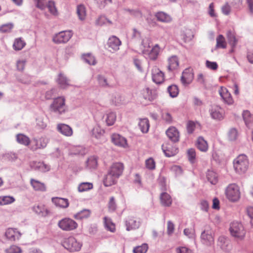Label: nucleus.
<instances>
[{"instance_id":"de8ad7c7","label":"nucleus","mask_w":253,"mask_h":253,"mask_svg":"<svg viewBox=\"0 0 253 253\" xmlns=\"http://www.w3.org/2000/svg\"><path fill=\"white\" fill-rule=\"evenodd\" d=\"M82 56L84 61L89 65H94L96 63L94 57L90 53L84 54Z\"/></svg>"},{"instance_id":"49530a36","label":"nucleus","mask_w":253,"mask_h":253,"mask_svg":"<svg viewBox=\"0 0 253 253\" xmlns=\"http://www.w3.org/2000/svg\"><path fill=\"white\" fill-rule=\"evenodd\" d=\"M116 120V115L113 112H110L107 114L106 122L108 126H110L114 125Z\"/></svg>"},{"instance_id":"423d86ee","label":"nucleus","mask_w":253,"mask_h":253,"mask_svg":"<svg viewBox=\"0 0 253 253\" xmlns=\"http://www.w3.org/2000/svg\"><path fill=\"white\" fill-rule=\"evenodd\" d=\"M58 225L63 231H70L75 230L78 226V223L70 218H64L60 220Z\"/></svg>"},{"instance_id":"aec40b11","label":"nucleus","mask_w":253,"mask_h":253,"mask_svg":"<svg viewBox=\"0 0 253 253\" xmlns=\"http://www.w3.org/2000/svg\"><path fill=\"white\" fill-rule=\"evenodd\" d=\"M141 95L142 98L147 101L151 102L156 97V94L154 91L146 87L141 91Z\"/></svg>"},{"instance_id":"e2e57ef3","label":"nucleus","mask_w":253,"mask_h":253,"mask_svg":"<svg viewBox=\"0 0 253 253\" xmlns=\"http://www.w3.org/2000/svg\"><path fill=\"white\" fill-rule=\"evenodd\" d=\"M228 136L229 139L231 141L236 140L238 136L237 130L234 128L231 129L228 132Z\"/></svg>"},{"instance_id":"052dcab7","label":"nucleus","mask_w":253,"mask_h":253,"mask_svg":"<svg viewBox=\"0 0 253 253\" xmlns=\"http://www.w3.org/2000/svg\"><path fill=\"white\" fill-rule=\"evenodd\" d=\"M187 155L189 161L193 163L196 157V152L194 149L191 148L187 151Z\"/></svg>"},{"instance_id":"6e6d98bb","label":"nucleus","mask_w":253,"mask_h":253,"mask_svg":"<svg viewBox=\"0 0 253 253\" xmlns=\"http://www.w3.org/2000/svg\"><path fill=\"white\" fill-rule=\"evenodd\" d=\"M168 91L172 97H176L178 94V89L176 85H172L168 87Z\"/></svg>"},{"instance_id":"f3484780","label":"nucleus","mask_w":253,"mask_h":253,"mask_svg":"<svg viewBox=\"0 0 253 253\" xmlns=\"http://www.w3.org/2000/svg\"><path fill=\"white\" fill-rule=\"evenodd\" d=\"M33 211L39 216L45 217L49 214L48 208L44 204H40L33 208Z\"/></svg>"},{"instance_id":"f03ea898","label":"nucleus","mask_w":253,"mask_h":253,"mask_svg":"<svg viewBox=\"0 0 253 253\" xmlns=\"http://www.w3.org/2000/svg\"><path fill=\"white\" fill-rule=\"evenodd\" d=\"M229 230L231 235L237 240H243L246 235V231L243 224L237 221L231 223Z\"/></svg>"},{"instance_id":"393cba45","label":"nucleus","mask_w":253,"mask_h":253,"mask_svg":"<svg viewBox=\"0 0 253 253\" xmlns=\"http://www.w3.org/2000/svg\"><path fill=\"white\" fill-rule=\"evenodd\" d=\"M108 44L109 47L112 49L113 51H116L119 49L121 42L117 37L112 36L109 39Z\"/></svg>"},{"instance_id":"2f4dec72","label":"nucleus","mask_w":253,"mask_h":253,"mask_svg":"<svg viewBox=\"0 0 253 253\" xmlns=\"http://www.w3.org/2000/svg\"><path fill=\"white\" fill-rule=\"evenodd\" d=\"M196 146L202 152H206L208 149V143L202 137H198L197 140Z\"/></svg>"},{"instance_id":"774afa93","label":"nucleus","mask_w":253,"mask_h":253,"mask_svg":"<svg viewBox=\"0 0 253 253\" xmlns=\"http://www.w3.org/2000/svg\"><path fill=\"white\" fill-rule=\"evenodd\" d=\"M26 60L25 59L19 60L17 62V69L20 71H23L25 68V66L26 63Z\"/></svg>"},{"instance_id":"37998d69","label":"nucleus","mask_w":253,"mask_h":253,"mask_svg":"<svg viewBox=\"0 0 253 253\" xmlns=\"http://www.w3.org/2000/svg\"><path fill=\"white\" fill-rule=\"evenodd\" d=\"M35 167L36 169L42 172L48 171L50 169V167L43 162H36Z\"/></svg>"},{"instance_id":"f704fd0d","label":"nucleus","mask_w":253,"mask_h":253,"mask_svg":"<svg viewBox=\"0 0 253 253\" xmlns=\"http://www.w3.org/2000/svg\"><path fill=\"white\" fill-rule=\"evenodd\" d=\"M16 137L17 141L22 145L28 146L30 143V138L23 134H18Z\"/></svg>"},{"instance_id":"79ce46f5","label":"nucleus","mask_w":253,"mask_h":253,"mask_svg":"<svg viewBox=\"0 0 253 253\" xmlns=\"http://www.w3.org/2000/svg\"><path fill=\"white\" fill-rule=\"evenodd\" d=\"M216 47L218 48H225L226 47L227 43L224 37L222 35L218 36L216 39Z\"/></svg>"},{"instance_id":"5fc2aeb1","label":"nucleus","mask_w":253,"mask_h":253,"mask_svg":"<svg viewBox=\"0 0 253 253\" xmlns=\"http://www.w3.org/2000/svg\"><path fill=\"white\" fill-rule=\"evenodd\" d=\"M13 28V25L11 23L5 24L0 26V32L8 33L11 32Z\"/></svg>"},{"instance_id":"2eb2a0df","label":"nucleus","mask_w":253,"mask_h":253,"mask_svg":"<svg viewBox=\"0 0 253 253\" xmlns=\"http://www.w3.org/2000/svg\"><path fill=\"white\" fill-rule=\"evenodd\" d=\"M5 236L8 240L14 241L20 238L21 233L16 228H9L6 230Z\"/></svg>"},{"instance_id":"4c0bfd02","label":"nucleus","mask_w":253,"mask_h":253,"mask_svg":"<svg viewBox=\"0 0 253 253\" xmlns=\"http://www.w3.org/2000/svg\"><path fill=\"white\" fill-rule=\"evenodd\" d=\"M207 177L212 184H216L218 182L217 174L212 170H208L207 173Z\"/></svg>"},{"instance_id":"c85d7f7f","label":"nucleus","mask_w":253,"mask_h":253,"mask_svg":"<svg viewBox=\"0 0 253 253\" xmlns=\"http://www.w3.org/2000/svg\"><path fill=\"white\" fill-rule=\"evenodd\" d=\"M118 178L116 177L114 175L109 171L104 179V184L106 187L112 186L116 183Z\"/></svg>"},{"instance_id":"0e129e2a","label":"nucleus","mask_w":253,"mask_h":253,"mask_svg":"<svg viewBox=\"0 0 253 253\" xmlns=\"http://www.w3.org/2000/svg\"><path fill=\"white\" fill-rule=\"evenodd\" d=\"M6 253H21V250L16 246H11L5 250Z\"/></svg>"},{"instance_id":"4d7b16f0","label":"nucleus","mask_w":253,"mask_h":253,"mask_svg":"<svg viewBox=\"0 0 253 253\" xmlns=\"http://www.w3.org/2000/svg\"><path fill=\"white\" fill-rule=\"evenodd\" d=\"M108 206L110 211H114L117 209V204L114 197H111L110 198Z\"/></svg>"},{"instance_id":"6e6552de","label":"nucleus","mask_w":253,"mask_h":253,"mask_svg":"<svg viewBox=\"0 0 253 253\" xmlns=\"http://www.w3.org/2000/svg\"><path fill=\"white\" fill-rule=\"evenodd\" d=\"M213 231L210 227H207L202 232L201 238L202 243L207 246H210L214 243Z\"/></svg>"},{"instance_id":"9d476101","label":"nucleus","mask_w":253,"mask_h":253,"mask_svg":"<svg viewBox=\"0 0 253 253\" xmlns=\"http://www.w3.org/2000/svg\"><path fill=\"white\" fill-rule=\"evenodd\" d=\"M162 147L166 156L169 157L173 156L178 152V148L175 144L167 143Z\"/></svg>"},{"instance_id":"c03bdc74","label":"nucleus","mask_w":253,"mask_h":253,"mask_svg":"<svg viewBox=\"0 0 253 253\" xmlns=\"http://www.w3.org/2000/svg\"><path fill=\"white\" fill-rule=\"evenodd\" d=\"M93 184L90 182H83L78 186V190L80 192H83L92 189Z\"/></svg>"},{"instance_id":"680f3d73","label":"nucleus","mask_w":253,"mask_h":253,"mask_svg":"<svg viewBox=\"0 0 253 253\" xmlns=\"http://www.w3.org/2000/svg\"><path fill=\"white\" fill-rule=\"evenodd\" d=\"M162 119L167 123H170L172 121V118L171 114L168 111H164L162 114Z\"/></svg>"},{"instance_id":"f257e3e1","label":"nucleus","mask_w":253,"mask_h":253,"mask_svg":"<svg viewBox=\"0 0 253 253\" xmlns=\"http://www.w3.org/2000/svg\"><path fill=\"white\" fill-rule=\"evenodd\" d=\"M233 167L236 172L242 174L247 170L249 162L247 156L241 154L237 156L233 161Z\"/></svg>"},{"instance_id":"20e7f679","label":"nucleus","mask_w":253,"mask_h":253,"mask_svg":"<svg viewBox=\"0 0 253 253\" xmlns=\"http://www.w3.org/2000/svg\"><path fill=\"white\" fill-rule=\"evenodd\" d=\"M50 109L54 112L61 115L66 111L65 99L63 97H58L55 98L50 105Z\"/></svg>"},{"instance_id":"7ed1b4c3","label":"nucleus","mask_w":253,"mask_h":253,"mask_svg":"<svg viewBox=\"0 0 253 253\" xmlns=\"http://www.w3.org/2000/svg\"><path fill=\"white\" fill-rule=\"evenodd\" d=\"M225 194L227 199L232 202L238 201L241 197L240 188L235 183L230 184L226 187Z\"/></svg>"},{"instance_id":"5701e85b","label":"nucleus","mask_w":253,"mask_h":253,"mask_svg":"<svg viewBox=\"0 0 253 253\" xmlns=\"http://www.w3.org/2000/svg\"><path fill=\"white\" fill-rule=\"evenodd\" d=\"M30 184L35 191L44 192L46 190V187L44 183L34 178L30 179Z\"/></svg>"},{"instance_id":"c9c22d12","label":"nucleus","mask_w":253,"mask_h":253,"mask_svg":"<svg viewBox=\"0 0 253 253\" xmlns=\"http://www.w3.org/2000/svg\"><path fill=\"white\" fill-rule=\"evenodd\" d=\"M91 214V211L89 210H83L77 213L74 215V217L77 219H83L89 217Z\"/></svg>"},{"instance_id":"9b49d317","label":"nucleus","mask_w":253,"mask_h":253,"mask_svg":"<svg viewBox=\"0 0 253 253\" xmlns=\"http://www.w3.org/2000/svg\"><path fill=\"white\" fill-rule=\"evenodd\" d=\"M48 140L45 137H41L38 138H34L32 141L31 149L33 151H36L38 149H43L46 146Z\"/></svg>"},{"instance_id":"338daca9","label":"nucleus","mask_w":253,"mask_h":253,"mask_svg":"<svg viewBox=\"0 0 253 253\" xmlns=\"http://www.w3.org/2000/svg\"><path fill=\"white\" fill-rule=\"evenodd\" d=\"M103 132L104 131L99 126H95L92 129V133L96 138L99 137Z\"/></svg>"},{"instance_id":"a211bd4d","label":"nucleus","mask_w":253,"mask_h":253,"mask_svg":"<svg viewBox=\"0 0 253 253\" xmlns=\"http://www.w3.org/2000/svg\"><path fill=\"white\" fill-rule=\"evenodd\" d=\"M210 115L212 119L220 120L224 118V111L220 107L213 106L210 110Z\"/></svg>"},{"instance_id":"6ab92c4d","label":"nucleus","mask_w":253,"mask_h":253,"mask_svg":"<svg viewBox=\"0 0 253 253\" xmlns=\"http://www.w3.org/2000/svg\"><path fill=\"white\" fill-rule=\"evenodd\" d=\"M124 169V165L121 163H116L112 165L110 168L109 172L119 178L123 173Z\"/></svg>"},{"instance_id":"ddd939ff","label":"nucleus","mask_w":253,"mask_h":253,"mask_svg":"<svg viewBox=\"0 0 253 253\" xmlns=\"http://www.w3.org/2000/svg\"><path fill=\"white\" fill-rule=\"evenodd\" d=\"M111 141L119 147L126 148L128 146L126 138L117 133H114L111 135Z\"/></svg>"},{"instance_id":"cd10ccee","label":"nucleus","mask_w":253,"mask_h":253,"mask_svg":"<svg viewBox=\"0 0 253 253\" xmlns=\"http://www.w3.org/2000/svg\"><path fill=\"white\" fill-rule=\"evenodd\" d=\"M179 61L176 56H172L168 59V69L169 71H174L178 68Z\"/></svg>"},{"instance_id":"09e8293b","label":"nucleus","mask_w":253,"mask_h":253,"mask_svg":"<svg viewBox=\"0 0 253 253\" xmlns=\"http://www.w3.org/2000/svg\"><path fill=\"white\" fill-rule=\"evenodd\" d=\"M104 219L105 227L107 230L110 231L112 232H115L116 230L115 225L112 222L111 220L106 217H104Z\"/></svg>"},{"instance_id":"a19ab883","label":"nucleus","mask_w":253,"mask_h":253,"mask_svg":"<svg viewBox=\"0 0 253 253\" xmlns=\"http://www.w3.org/2000/svg\"><path fill=\"white\" fill-rule=\"evenodd\" d=\"M139 126L142 132H147L148 131L149 128V123L148 120L147 119H141L139 123Z\"/></svg>"},{"instance_id":"dca6fc26","label":"nucleus","mask_w":253,"mask_h":253,"mask_svg":"<svg viewBox=\"0 0 253 253\" xmlns=\"http://www.w3.org/2000/svg\"><path fill=\"white\" fill-rule=\"evenodd\" d=\"M219 93L225 103L228 105L233 104L234 100L226 88L221 87L219 90Z\"/></svg>"},{"instance_id":"69168bd1","label":"nucleus","mask_w":253,"mask_h":253,"mask_svg":"<svg viewBox=\"0 0 253 253\" xmlns=\"http://www.w3.org/2000/svg\"><path fill=\"white\" fill-rule=\"evenodd\" d=\"M36 6L41 9H43L45 8L46 6V0H34Z\"/></svg>"},{"instance_id":"39448f33","label":"nucleus","mask_w":253,"mask_h":253,"mask_svg":"<svg viewBox=\"0 0 253 253\" xmlns=\"http://www.w3.org/2000/svg\"><path fill=\"white\" fill-rule=\"evenodd\" d=\"M63 247L71 252L79 251L82 244L73 237H69L65 239L63 243Z\"/></svg>"},{"instance_id":"e433bc0d","label":"nucleus","mask_w":253,"mask_h":253,"mask_svg":"<svg viewBox=\"0 0 253 253\" xmlns=\"http://www.w3.org/2000/svg\"><path fill=\"white\" fill-rule=\"evenodd\" d=\"M77 14L80 20H84L85 19L86 16V12L85 7L84 5L80 4L77 6Z\"/></svg>"},{"instance_id":"4be33fe9","label":"nucleus","mask_w":253,"mask_h":253,"mask_svg":"<svg viewBox=\"0 0 253 253\" xmlns=\"http://www.w3.org/2000/svg\"><path fill=\"white\" fill-rule=\"evenodd\" d=\"M180 36L183 42L186 43L192 40L194 35L191 29L184 28L181 31Z\"/></svg>"},{"instance_id":"4468645a","label":"nucleus","mask_w":253,"mask_h":253,"mask_svg":"<svg viewBox=\"0 0 253 253\" xmlns=\"http://www.w3.org/2000/svg\"><path fill=\"white\" fill-rule=\"evenodd\" d=\"M194 79L193 69L191 68H186L184 70L181 77V81L183 84H190Z\"/></svg>"},{"instance_id":"412c9836","label":"nucleus","mask_w":253,"mask_h":253,"mask_svg":"<svg viewBox=\"0 0 253 253\" xmlns=\"http://www.w3.org/2000/svg\"><path fill=\"white\" fill-rule=\"evenodd\" d=\"M166 134L169 138L174 142H178L179 140V132L173 126H171L166 131Z\"/></svg>"},{"instance_id":"3c124183","label":"nucleus","mask_w":253,"mask_h":253,"mask_svg":"<svg viewBox=\"0 0 253 253\" xmlns=\"http://www.w3.org/2000/svg\"><path fill=\"white\" fill-rule=\"evenodd\" d=\"M227 37L229 44L231 45L232 47L235 46L237 44V41L234 34L231 31H228L227 34Z\"/></svg>"},{"instance_id":"0eeeda50","label":"nucleus","mask_w":253,"mask_h":253,"mask_svg":"<svg viewBox=\"0 0 253 253\" xmlns=\"http://www.w3.org/2000/svg\"><path fill=\"white\" fill-rule=\"evenodd\" d=\"M72 37L70 31H64L55 34L52 38V41L57 44L64 43L68 42Z\"/></svg>"},{"instance_id":"603ef678","label":"nucleus","mask_w":253,"mask_h":253,"mask_svg":"<svg viewBox=\"0 0 253 253\" xmlns=\"http://www.w3.org/2000/svg\"><path fill=\"white\" fill-rule=\"evenodd\" d=\"M148 249L147 244H143L142 245L135 247L133 250V253H146Z\"/></svg>"},{"instance_id":"b1692460","label":"nucleus","mask_w":253,"mask_h":253,"mask_svg":"<svg viewBox=\"0 0 253 253\" xmlns=\"http://www.w3.org/2000/svg\"><path fill=\"white\" fill-rule=\"evenodd\" d=\"M57 129L61 134L66 136H71L73 132L72 128L68 125L64 124H58Z\"/></svg>"},{"instance_id":"ea45409f","label":"nucleus","mask_w":253,"mask_h":253,"mask_svg":"<svg viewBox=\"0 0 253 253\" xmlns=\"http://www.w3.org/2000/svg\"><path fill=\"white\" fill-rule=\"evenodd\" d=\"M151 41L149 38H145L142 42V51L144 54H146L151 47Z\"/></svg>"},{"instance_id":"bf43d9fd","label":"nucleus","mask_w":253,"mask_h":253,"mask_svg":"<svg viewBox=\"0 0 253 253\" xmlns=\"http://www.w3.org/2000/svg\"><path fill=\"white\" fill-rule=\"evenodd\" d=\"M47 7L49 11L53 15H57V10L55 6V3L53 1H49L47 4Z\"/></svg>"},{"instance_id":"a878e982","label":"nucleus","mask_w":253,"mask_h":253,"mask_svg":"<svg viewBox=\"0 0 253 253\" xmlns=\"http://www.w3.org/2000/svg\"><path fill=\"white\" fill-rule=\"evenodd\" d=\"M160 52V47L159 44H155L151 49L149 50L145 54L148 56V58L152 60H155L157 59Z\"/></svg>"},{"instance_id":"58836bf2","label":"nucleus","mask_w":253,"mask_h":253,"mask_svg":"<svg viewBox=\"0 0 253 253\" xmlns=\"http://www.w3.org/2000/svg\"><path fill=\"white\" fill-rule=\"evenodd\" d=\"M156 17L158 20L163 22H169L171 21V18L170 16L163 12L157 13Z\"/></svg>"},{"instance_id":"8fccbe9b","label":"nucleus","mask_w":253,"mask_h":253,"mask_svg":"<svg viewBox=\"0 0 253 253\" xmlns=\"http://www.w3.org/2000/svg\"><path fill=\"white\" fill-rule=\"evenodd\" d=\"M86 166L90 169H94L96 168L97 166V160L96 158L94 156L89 157L86 162Z\"/></svg>"},{"instance_id":"c756f323","label":"nucleus","mask_w":253,"mask_h":253,"mask_svg":"<svg viewBox=\"0 0 253 253\" xmlns=\"http://www.w3.org/2000/svg\"><path fill=\"white\" fill-rule=\"evenodd\" d=\"M160 201L162 205L165 207H169L172 204V199L170 196L166 192L161 194Z\"/></svg>"},{"instance_id":"bb28decb","label":"nucleus","mask_w":253,"mask_h":253,"mask_svg":"<svg viewBox=\"0 0 253 253\" xmlns=\"http://www.w3.org/2000/svg\"><path fill=\"white\" fill-rule=\"evenodd\" d=\"M52 203L56 206L61 208H66L68 207L69 203L68 200L65 198H61L59 197L52 198Z\"/></svg>"},{"instance_id":"7c9ffc66","label":"nucleus","mask_w":253,"mask_h":253,"mask_svg":"<svg viewBox=\"0 0 253 253\" xmlns=\"http://www.w3.org/2000/svg\"><path fill=\"white\" fill-rule=\"evenodd\" d=\"M57 82L61 88H65L70 85L69 81L62 73H59L57 79Z\"/></svg>"},{"instance_id":"a18cd8bd","label":"nucleus","mask_w":253,"mask_h":253,"mask_svg":"<svg viewBox=\"0 0 253 253\" xmlns=\"http://www.w3.org/2000/svg\"><path fill=\"white\" fill-rule=\"evenodd\" d=\"M15 201L14 197L10 196H4L0 197V205H5L10 204Z\"/></svg>"},{"instance_id":"13d9d810","label":"nucleus","mask_w":253,"mask_h":253,"mask_svg":"<svg viewBox=\"0 0 253 253\" xmlns=\"http://www.w3.org/2000/svg\"><path fill=\"white\" fill-rule=\"evenodd\" d=\"M199 124L192 121H189L187 124V129L189 133H192L197 126H199Z\"/></svg>"},{"instance_id":"1a4fd4ad","label":"nucleus","mask_w":253,"mask_h":253,"mask_svg":"<svg viewBox=\"0 0 253 253\" xmlns=\"http://www.w3.org/2000/svg\"><path fill=\"white\" fill-rule=\"evenodd\" d=\"M152 78L154 82L157 84H160L165 80V74L159 68L154 66L152 69Z\"/></svg>"},{"instance_id":"72a5a7b5","label":"nucleus","mask_w":253,"mask_h":253,"mask_svg":"<svg viewBox=\"0 0 253 253\" xmlns=\"http://www.w3.org/2000/svg\"><path fill=\"white\" fill-rule=\"evenodd\" d=\"M26 42L21 38H16L13 42V48L15 50H20L26 45Z\"/></svg>"},{"instance_id":"473e14b6","label":"nucleus","mask_w":253,"mask_h":253,"mask_svg":"<svg viewBox=\"0 0 253 253\" xmlns=\"http://www.w3.org/2000/svg\"><path fill=\"white\" fill-rule=\"evenodd\" d=\"M243 118L248 127H250L253 123V116L247 110L244 111L243 113Z\"/></svg>"},{"instance_id":"864d4df0","label":"nucleus","mask_w":253,"mask_h":253,"mask_svg":"<svg viewBox=\"0 0 253 253\" xmlns=\"http://www.w3.org/2000/svg\"><path fill=\"white\" fill-rule=\"evenodd\" d=\"M146 168L149 170H154L156 168V162L153 158H149L146 160L145 162Z\"/></svg>"},{"instance_id":"f8f14e48","label":"nucleus","mask_w":253,"mask_h":253,"mask_svg":"<svg viewBox=\"0 0 253 253\" xmlns=\"http://www.w3.org/2000/svg\"><path fill=\"white\" fill-rule=\"evenodd\" d=\"M140 225L139 218L134 216L128 217L126 221V226L127 231H130L138 229Z\"/></svg>"}]
</instances>
